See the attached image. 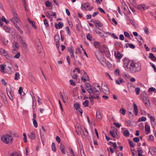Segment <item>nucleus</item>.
Here are the masks:
<instances>
[{"instance_id":"nucleus-32","label":"nucleus","mask_w":156,"mask_h":156,"mask_svg":"<svg viewBox=\"0 0 156 156\" xmlns=\"http://www.w3.org/2000/svg\"><path fill=\"white\" fill-rule=\"evenodd\" d=\"M145 129L146 131L147 132H149L150 131V129L149 126L147 124H146L145 126Z\"/></svg>"},{"instance_id":"nucleus-20","label":"nucleus","mask_w":156,"mask_h":156,"mask_svg":"<svg viewBox=\"0 0 156 156\" xmlns=\"http://www.w3.org/2000/svg\"><path fill=\"white\" fill-rule=\"evenodd\" d=\"M63 26V24L62 22H59L58 24L56 23L55 24V27L57 29H59L62 27Z\"/></svg>"},{"instance_id":"nucleus-6","label":"nucleus","mask_w":156,"mask_h":156,"mask_svg":"<svg viewBox=\"0 0 156 156\" xmlns=\"http://www.w3.org/2000/svg\"><path fill=\"white\" fill-rule=\"evenodd\" d=\"M87 91L90 94L89 98L92 103L94 101L93 99H98L99 98V95L93 94L91 90H87Z\"/></svg>"},{"instance_id":"nucleus-18","label":"nucleus","mask_w":156,"mask_h":156,"mask_svg":"<svg viewBox=\"0 0 156 156\" xmlns=\"http://www.w3.org/2000/svg\"><path fill=\"white\" fill-rule=\"evenodd\" d=\"M96 117L97 119L99 121L101 120L102 116L101 113L99 110L97 111L96 112Z\"/></svg>"},{"instance_id":"nucleus-35","label":"nucleus","mask_w":156,"mask_h":156,"mask_svg":"<svg viewBox=\"0 0 156 156\" xmlns=\"http://www.w3.org/2000/svg\"><path fill=\"white\" fill-rule=\"evenodd\" d=\"M20 78V75L19 73L16 72L15 74V77L14 79L15 80H18Z\"/></svg>"},{"instance_id":"nucleus-40","label":"nucleus","mask_w":156,"mask_h":156,"mask_svg":"<svg viewBox=\"0 0 156 156\" xmlns=\"http://www.w3.org/2000/svg\"><path fill=\"white\" fill-rule=\"evenodd\" d=\"M30 23H31L32 24V27L33 28H34L35 29H37V27L35 25V23L34 21L32 20L31 21H30Z\"/></svg>"},{"instance_id":"nucleus-9","label":"nucleus","mask_w":156,"mask_h":156,"mask_svg":"<svg viewBox=\"0 0 156 156\" xmlns=\"http://www.w3.org/2000/svg\"><path fill=\"white\" fill-rule=\"evenodd\" d=\"M19 40L22 47L27 48V45L26 43L24 37L20 36L19 37Z\"/></svg>"},{"instance_id":"nucleus-27","label":"nucleus","mask_w":156,"mask_h":156,"mask_svg":"<svg viewBox=\"0 0 156 156\" xmlns=\"http://www.w3.org/2000/svg\"><path fill=\"white\" fill-rule=\"evenodd\" d=\"M124 81L121 78H119V79L115 80V82L116 84L120 85L121 83L123 82Z\"/></svg>"},{"instance_id":"nucleus-58","label":"nucleus","mask_w":156,"mask_h":156,"mask_svg":"<svg viewBox=\"0 0 156 156\" xmlns=\"http://www.w3.org/2000/svg\"><path fill=\"white\" fill-rule=\"evenodd\" d=\"M143 29H144V32L147 34H148V33H149V31H148V29L146 27H145Z\"/></svg>"},{"instance_id":"nucleus-4","label":"nucleus","mask_w":156,"mask_h":156,"mask_svg":"<svg viewBox=\"0 0 156 156\" xmlns=\"http://www.w3.org/2000/svg\"><path fill=\"white\" fill-rule=\"evenodd\" d=\"M94 45L95 48H98L100 52L105 53L108 51V48L104 45L101 44L99 42H95Z\"/></svg>"},{"instance_id":"nucleus-39","label":"nucleus","mask_w":156,"mask_h":156,"mask_svg":"<svg viewBox=\"0 0 156 156\" xmlns=\"http://www.w3.org/2000/svg\"><path fill=\"white\" fill-rule=\"evenodd\" d=\"M74 107L76 110H77L78 109H80V106L79 104L78 103L74 104Z\"/></svg>"},{"instance_id":"nucleus-15","label":"nucleus","mask_w":156,"mask_h":156,"mask_svg":"<svg viewBox=\"0 0 156 156\" xmlns=\"http://www.w3.org/2000/svg\"><path fill=\"white\" fill-rule=\"evenodd\" d=\"M114 53L115 56L117 58L120 59L123 56L119 51H117V52L115 51Z\"/></svg>"},{"instance_id":"nucleus-3","label":"nucleus","mask_w":156,"mask_h":156,"mask_svg":"<svg viewBox=\"0 0 156 156\" xmlns=\"http://www.w3.org/2000/svg\"><path fill=\"white\" fill-rule=\"evenodd\" d=\"M87 90H91L92 93L99 95L101 90L99 84L97 83H94L91 89H87Z\"/></svg>"},{"instance_id":"nucleus-52","label":"nucleus","mask_w":156,"mask_h":156,"mask_svg":"<svg viewBox=\"0 0 156 156\" xmlns=\"http://www.w3.org/2000/svg\"><path fill=\"white\" fill-rule=\"evenodd\" d=\"M114 73L115 75L117 76L119 75V69H116Z\"/></svg>"},{"instance_id":"nucleus-16","label":"nucleus","mask_w":156,"mask_h":156,"mask_svg":"<svg viewBox=\"0 0 156 156\" xmlns=\"http://www.w3.org/2000/svg\"><path fill=\"white\" fill-rule=\"evenodd\" d=\"M137 8L139 10H142V9H143L144 10L147 9L148 7L145 5H139L137 6Z\"/></svg>"},{"instance_id":"nucleus-5","label":"nucleus","mask_w":156,"mask_h":156,"mask_svg":"<svg viewBox=\"0 0 156 156\" xmlns=\"http://www.w3.org/2000/svg\"><path fill=\"white\" fill-rule=\"evenodd\" d=\"M1 139L4 143L8 144L11 142L12 137L11 135H3L1 138Z\"/></svg>"},{"instance_id":"nucleus-44","label":"nucleus","mask_w":156,"mask_h":156,"mask_svg":"<svg viewBox=\"0 0 156 156\" xmlns=\"http://www.w3.org/2000/svg\"><path fill=\"white\" fill-rule=\"evenodd\" d=\"M68 51L70 53V52H74V50L73 47L70 46L68 48Z\"/></svg>"},{"instance_id":"nucleus-11","label":"nucleus","mask_w":156,"mask_h":156,"mask_svg":"<svg viewBox=\"0 0 156 156\" xmlns=\"http://www.w3.org/2000/svg\"><path fill=\"white\" fill-rule=\"evenodd\" d=\"M102 89L104 93L106 94H109L110 93V91L109 88L107 85H101Z\"/></svg>"},{"instance_id":"nucleus-31","label":"nucleus","mask_w":156,"mask_h":156,"mask_svg":"<svg viewBox=\"0 0 156 156\" xmlns=\"http://www.w3.org/2000/svg\"><path fill=\"white\" fill-rule=\"evenodd\" d=\"M60 40V37L58 34L56 35L55 37V42L59 41Z\"/></svg>"},{"instance_id":"nucleus-2","label":"nucleus","mask_w":156,"mask_h":156,"mask_svg":"<svg viewBox=\"0 0 156 156\" xmlns=\"http://www.w3.org/2000/svg\"><path fill=\"white\" fill-rule=\"evenodd\" d=\"M12 12L13 17L12 19H10V20L13 23L15 27L18 25H20V20L17 13L14 10H12Z\"/></svg>"},{"instance_id":"nucleus-51","label":"nucleus","mask_w":156,"mask_h":156,"mask_svg":"<svg viewBox=\"0 0 156 156\" xmlns=\"http://www.w3.org/2000/svg\"><path fill=\"white\" fill-rule=\"evenodd\" d=\"M33 122L34 125L35 127L37 128V123L36 120L35 119H33Z\"/></svg>"},{"instance_id":"nucleus-59","label":"nucleus","mask_w":156,"mask_h":156,"mask_svg":"<svg viewBox=\"0 0 156 156\" xmlns=\"http://www.w3.org/2000/svg\"><path fill=\"white\" fill-rule=\"evenodd\" d=\"M85 85L86 87L89 88L88 89H91L92 87L90 84L88 83H85Z\"/></svg>"},{"instance_id":"nucleus-25","label":"nucleus","mask_w":156,"mask_h":156,"mask_svg":"<svg viewBox=\"0 0 156 156\" xmlns=\"http://www.w3.org/2000/svg\"><path fill=\"white\" fill-rule=\"evenodd\" d=\"M8 52L2 48H0V53L2 55L5 56L7 55Z\"/></svg>"},{"instance_id":"nucleus-12","label":"nucleus","mask_w":156,"mask_h":156,"mask_svg":"<svg viewBox=\"0 0 156 156\" xmlns=\"http://www.w3.org/2000/svg\"><path fill=\"white\" fill-rule=\"evenodd\" d=\"M149 151L151 154L155 155L156 154V147H150L149 148Z\"/></svg>"},{"instance_id":"nucleus-30","label":"nucleus","mask_w":156,"mask_h":156,"mask_svg":"<svg viewBox=\"0 0 156 156\" xmlns=\"http://www.w3.org/2000/svg\"><path fill=\"white\" fill-rule=\"evenodd\" d=\"M131 4L134 7L137 6L136 2L135 0H130V1Z\"/></svg>"},{"instance_id":"nucleus-46","label":"nucleus","mask_w":156,"mask_h":156,"mask_svg":"<svg viewBox=\"0 0 156 156\" xmlns=\"http://www.w3.org/2000/svg\"><path fill=\"white\" fill-rule=\"evenodd\" d=\"M146 120V118L145 117H142L141 118H140L138 119V122H141V121H145Z\"/></svg>"},{"instance_id":"nucleus-23","label":"nucleus","mask_w":156,"mask_h":156,"mask_svg":"<svg viewBox=\"0 0 156 156\" xmlns=\"http://www.w3.org/2000/svg\"><path fill=\"white\" fill-rule=\"evenodd\" d=\"M28 136L31 139H34L35 138V135L34 132L30 133L28 134Z\"/></svg>"},{"instance_id":"nucleus-1","label":"nucleus","mask_w":156,"mask_h":156,"mask_svg":"<svg viewBox=\"0 0 156 156\" xmlns=\"http://www.w3.org/2000/svg\"><path fill=\"white\" fill-rule=\"evenodd\" d=\"M123 66L127 71L135 73L139 72L141 69V65L139 62H134L127 58L123 59Z\"/></svg>"},{"instance_id":"nucleus-63","label":"nucleus","mask_w":156,"mask_h":156,"mask_svg":"<svg viewBox=\"0 0 156 156\" xmlns=\"http://www.w3.org/2000/svg\"><path fill=\"white\" fill-rule=\"evenodd\" d=\"M70 84L72 85L75 86L76 85V83L75 82L73 81L72 80H71L69 81Z\"/></svg>"},{"instance_id":"nucleus-24","label":"nucleus","mask_w":156,"mask_h":156,"mask_svg":"<svg viewBox=\"0 0 156 156\" xmlns=\"http://www.w3.org/2000/svg\"><path fill=\"white\" fill-rule=\"evenodd\" d=\"M151 122V125L153 127H154L155 125V122L154 121V118L152 117H150Z\"/></svg>"},{"instance_id":"nucleus-22","label":"nucleus","mask_w":156,"mask_h":156,"mask_svg":"<svg viewBox=\"0 0 156 156\" xmlns=\"http://www.w3.org/2000/svg\"><path fill=\"white\" fill-rule=\"evenodd\" d=\"M81 74H83V76L86 78H87V80L89 81V78L87 73L83 70L81 71Z\"/></svg>"},{"instance_id":"nucleus-13","label":"nucleus","mask_w":156,"mask_h":156,"mask_svg":"<svg viewBox=\"0 0 156 156\" xmlns=\"http://www.w3.org/2000/svg\"><path fill=\"white\" fill-rule=\"evenodd\" d=\"M91 22H93L95 26L98 25L99 27H101L103 26V24L98 20H92L91 21Z\"/></svg>"},{"instance_id":"nucleus-21","label":"nucleus","mask_w":156,"mask_h":156,"mask_svg":"<svg viewBox=\"0 0 156 156\" xmlns=\"http://www.w3.org/2000/svg\"><path fill=\"white\" fill-rule=\"evenodd\" d=\"M94 30L100 36H102L103 35L102 34V32H100L99 31V29L97 27H96L94 28Z\"/></svg>"},{"instance_id":"nucleus-56","label":"nucleus","mask_w":156,"mask_h":156,"mask_svg":"<svg viewBox=\"0 0 156 156\" xmlns=\"http://www.w3.org/2000/svg\"><path fill=\"white\" fill-rule=\"evenodd\" d=\"M45 5L46 7H49L51 5V3L49 1H47L45 3Z\"/></svg>"},{"instance_id":"nucleus-53","label":"nucleus","mask_w":156,"mask_h":156,"mask_svg":"<svg viewBox=\"0 0 156 156\" xmlns=\"http://www.w3.org/2000/svg\"><path fill=\"white\" fill-rule=\"evenodd\" d=\"M20 25H17L15 26V27L18 29V30H19V32L21 34H23V31L20 29Z\"/></svg>"},{"instance_id":"nucleus-49","label":"nucleus","mask_w":156,"mask_h":156,"mask_svg":"<svg viewBox=\"0 0 156 156\" xmlns=\"http://www.w3.org/2000/svg\"><path fill=\"white\" fill-rule=\"evenodd\" d=\"M123 133L124 135L126 136H128L129 135V132L127 130H125L123 131Z\"/></svg>"},{"instance_id":"nucleus-45","label":"nucleus","mask_w":156,"mask_h":156,"mask_svg":"<svg viewBox=\"0 0 156 156\" xmlns=\"http://www.w3.org/2000/svg\"><path fill=\"white\" fill-rule=\"evenodd\" d=\"M136 93L137 95H139L140 94V89L139 87H136L135 89Z\"/></svg>"},{"instance_id":"nucleus-10","label":"nucleus","mask_w":156,"mask_h":156,"mask_svg":"<svg viewBox=\"0 0 156 156\" xmlns=\"http://www.w3.org/2000/svg\"><path fill=\"white\" fill-rule=\"evenodd\" d=\"M143 100L144 103L145 104L146 106L148 108L150 106V102L149 99L147 96L146 95V96L143 97Z\"/></svg>"},{"instance_id":"nucleus-54","label":"nucleus","mask_w":156,"mask_h":156,"mask_svg":"<svg viewBox=\"0 0 156 156\" xmlns=\"http://www.w3.org/2000/svg\"><path fill=\"white\" fill-rule=\"evenodd\" d=\"M131 123V121L130 120H127L125 122V124L127 126H130Z\"/></svg>"},{"instance_id":"nucleus-33","label":"nucleus","mask_w":156,"mask_h":156,"mask_svg":"<svg viewBox=\"0 0 156 156\" xmlns=\"http://www.w3.org/2000/svg\"><path fill=\"white\" fill-rule=\"evenodd\" d=\"M129 143L130 146L131 147H133L135 146V144L132 141L129 139Z\"/></svg>"},{"instance_id":"nucleus-64","label":"nucleus","mask_w":156,"mask_h":156,"mask_svg":"<svg viewBox=\"0 0 156 156\" xmlns=\"http://www.w3.org/2000/svg\"><path fill=\"white\" fill-rule=\"evenodd\" d=\"M80 154L81 156H86L84 153V151L83 149H82L80 151Z\"/></svg>"},{"instance_id":"nucleus-29","label":"nucleus","mask_w":156,"mask_h":156,"mask_svg":"<svg viewBox=\"0 0 156 156\" xmlns=\"http://www.w3.org/2000/svg\"><path fill=\"white\" fill-rule=\"evenodd\" d=\"M149 58L154 61H155L156 60V58L154 55L151 53H149Z\"/></svg>"},{"instance_id":"nucleus-37","label":"nucleus","mask_w":156,"mask_h":156,"mask_svg":"<svg viewBox=\"0 0 156 156\" xmlns=\"http://www.w3.org/2000/svg\"><path fill=\"white\" fill-rule=\"evenodd\" d=\"M87 39L90 41H91V38H92V35L88 33L86 35Z\"/></svg>"},{"instance_id":"nucleus-61","label":"nucleus","mask_w":156,"mask_h":156,"mask_svg":"<svg viewBox=\"0 0 156 156\" xmlns=\"http://www.w3.org/2000/svg\"><path fill=\"white\" fill-rule=\"evenodd\" d=\"M20 56V53L19 52L17 54L14 56V58H19Z\"/></svg>"},{"instance_id":"nucleus-7","label":"nucleus","mask_w":156,"mask_h":156,"mask_svg":"<svg viewBox=\"0 0 156 156\" xmlns=\"http://www.w3.org/2000/svg\"><path fill=\"white\" fill-rule=\"evenodd\" d=\"M12 47L13 49L12 50V52L13 54H15L19 48V45L16 41H14L12 44Z\"/></svg>"},{"instance_id":"nucleus-34","label":"nucleus","mask_w":156,"mask_h":156,"mask_svg":"<svg viewBox=\"0 0 156 156\" xmlns=\"http://www.w3.org/2000/svg\"><path fill=\"white\" fill-rule=\"evenodd\" d=\"M51 148L53 151L55 152L56 151V149L55 148V144L54 142H53L52 143Z\"/></svg>"},{"instance_id":"nucleus-8","label":"nucleus","mask_w":156,"mask_h":156,"mask_svg":"<svg viewBox=\"0 0 156 156\" xmlns=\"http://www.w3.org/2000/svg\"><path fill=\"white\" fill-rule=\"evenodd\" d=\"M81 8L83 10L86 11L89 10L90 11L92 9L93 7L89 6V4L88 3H86L82 4Z\"/></svg>"},{"instance_id":"nucleus-47","label":"nucleus","mask_w":156,"mask_h":156,"mask_svg":"<svg viewBox=\"0 0 156 156\" xmlns=\"http://www.w3.org/2000/svg\"><path fill=\"white\" fill-rule=\"evenodd\" d=\"M89 101L88 100H85L83 103V105L85 107H88V106Z\"/></svg>"},{"instance_id":"nucleus-14","label":"nucleus","mask_w":156,"mask_h":156,"mask_svg":"<svg viewBox=\"0 0 156 156\" xmlns=\"http://www.w3.org/2000/svg\"><path fill=\"white\" fill-rule=\"evenodd\" d=\"M98 51L96 52L95 54L98 60H101L102 57V53Z\"/></svg>"},{"instance_id":"nucleus-28","label":"nucleus","mask_w":156,"mask_h":156,"mask_svg":"<svg viewBox=\"0 0 156 156\" xmlns=\"http://www.w3.org/2000/svg\"><path fill=\"white\" fill-rule=\"evenodd\" d=\"M60 148L62 153L63 154H65L66 153L65 151V147L64 146L63 144H61L60 145Z\"/></svg>"},{"instance_id":"nucleus-43","label":"nucleus","mask_w":156,"mask_h":156,"mask_svg":"<svg viewBox=\"0 0 156 156\" xmlns=\"http://www.w3.org/2000/svg\"><path fill=\"white\" fill-rule=\"evenodd\" d=\"M10 156H21L16 152H13L11 154Z\"/></svg>"},{"instance_id":"nucleus-42","label":"nucleus","mask_w":156,"mask_h":156,"mask_svg":"<svg viewBox=\"0 0 156 156\" xmlns=\"http://www.w3.org/2000/svg\"><path fill=\"white\" fill-rule=\"evenodd\" d=\"M109 133L113 138L115 137L116 135H117V133L115 134L113 131H110Z\"/></svg>"},{"instance_id":"nucleus-62","label":"nucleus","mask_w":156,"mask_h":156,"mask_svg":"<svg viewBox=\"0 0 156 156\" xmlns=\"http://www.w3.org/2000/svg\"><path fill=\"white\" fill-rule=\"evenodd\" d=\"M148 140L150 141H151L153 140H154V137L152 135H150L149 136V138L148 139Z\"/></svg>"},{"instance_id":"nucleus-41","label":"nucleus","mask_w":156,"mask_h":156,"mask_svg":"<svg viewBox=\"0 0 156 156\" xmlns=\"http://www.w3.org/2000/svg\"><path fill=\"white\" fill-rule=\"evenodd\" d=\"M120 112L123 115H124L126 113V110L123 108H121L120 110Z\"/></svg>"},{"instance_id":"nucleus-57","label":"nucleus","mask_w":156,"mask_h":156,"mask_svg":"<svg viewBox=\"0 0 156 156\" xmlns=\"http://www.w3.org/2000/svg\"><path fill=\"white\" fill-rule=\"evenodd\" d=\"M133 141L136 143H138L139 141V139L138 137H135L133 138Z\"/></svg>"},{"instance_id":"nucleus-60","label":"nucleus","mask_w":156,"mask_h":156,"mask_svg":"<svg viewBox=\"0 0 156 156\" xmlns=\"http://www.w3.org/2000/svg\"><path fill=\"white\" fill-rule=\"evenodd\" d=\"M76 111L77 113H80L81 116H82V114L83 113V111L82 109L80 108V109H78L77 110H76Z\"/></svg>"},{"instance_id":"nucleus-48","label":"nucleus","mask_w":156,"mask_h":156,"mask_svg":"<svg viewBox=\"0 0 156 156\" xmlns=\"http://www.w3.org/2000/svg\"><path fill=\"white\" fill-rule=\"evenodd\" d=\"M124 34L126 37H127L129 38V39H131L130 37V35L128 32L126 31H125L124 32Z\"/></svg>"},{"instance_id":"nucleus-36","label":"nucleus","mask_w":156,"mask_h":156,"mask_svg":"<svg viewBox=\"0 0 156 156\" xmlns=\"http://www.w3.org/2000/svg\"><path fill=\"white\" fill-rule=\"evenodd\" d=\"M77 129L79 131L81 134H83L84 135V132L83 130H82V128L80 126H77Z\"/></svg>"},{"instance_id":"nucleus-17","label":"nucleus","mask_w":156,"mask_h":156,"mask_svg":"<svg viewBox=\"0 0 156 156\" xmlns=\"http://www.w3.org/2000/svg\"><path fill=\"white\" fill-rule=\"evenodd\" d=\"M6 90L8 96L10 100H11L12 101V100L13 99V98L11 91L9 90V89H8L7 88L6 89Z\"/></svg>"},{"instance_id":"nucleus-26","label":"nucleus","mask_w":156,"mask_h":156,"mask_svg":"<svg viewBox=\"0 0 156 156\" xmlns=\"http://www.w3.org/2000/svg\"><path fill=\"white\" fill-rule=\"evenodd\" d=\"M133 106L134 107V111L135 112V114L136 115H138V108L135 103H133Z\"/></svg>"},{"instance_id":"nucleus-50","label":"nucleus","mask_w":156,"mask_h":156,"mask_svg":"<svg viewBox=\"0 0 156 156\" xmlns=\"http://www.w3.org/2000/svg\"><path fill=\"white\" fill-rule=\"evenodd\" d=\"M2 21L5 22L7 24L9 23V21L7 20L3 16L2 17Z\"/></svg>"},{"instance_id":"nucleus-38","label":"nucleus","mask_w":156,"mask_h":156,"mask_svg":"<svg viewBox=\"0 0 156 156\" xmlns=\"http://www.w3.org/2000/svg\"><path fill=\"white\" fill-rule=\"evenodd\" d=\"M0 67L1 68L0 70L1 72L5 73V71L4 69H5V66H4L3 65H0Z\"/></svg>"},{"instance_id":"nucleus-55","label":"nucleus","mask_w":156,"mask_h":156,"mask_svg":"<svg viewBox=\"0 0 156 156\" xmlns=\"http://www.w3.org/2000/svg\"><path fill=\"white\" fill-rule=\"evenodd\" d=\"M44 25L46 27H48L49 24L47 20L46 19H45L44 20Z\"/></svg>"},{"instance_id":"nucleus-19","label":"nucleus","mask_w":156,"mask_h":156,"mask_svg":"<svg viewBox=\"0 0 156 156\" xmlns=\"http://www.w3.org/2000/svg\"><path fill=\"white\" fill-rule=\"evenodd\" d=\"M8 66L6 67V69L8 71V72L9 74H11L12 73V66H10L9 65H11V64L10 63H8Z\"/></svg>"}]
</instances>
